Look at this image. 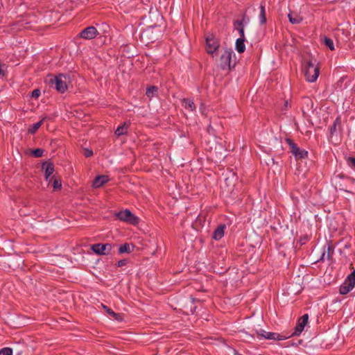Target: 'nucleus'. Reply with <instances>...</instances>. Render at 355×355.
I'll return each mask as SVG.
<instances>
[{"label":"nucleus","instance_id":"1","mask_svg":"<svg viewBox=\"0 0 355 355\" xmlns=\"http://www.w3.org/2000/svg\"><path fill=\"white\" fill-rule=\"evenodd\" d=\"M304 73L306 80L313 83L319 76V68L315 67L311 61H309L304 67Z\"/></svg>","mask_w":355,"mask_h":355},{"label":"nucleus","instance_id":"2","mask_svg":"<svg viewBox=\"0 0 355 355\" xmlns=\"http://www.w3.org/2000/svg\"><path fill=\"white\" fill-rule=\"evenodd\" d=\"M114 216L121 221L135 225L139 223V219L133 215L129 209H125L115 213Z\"/></svg>","mask_w":355,"mask_h":355},{"label":"nucleus","instance_id":"3","mask_svg":"<svg viewBox=\"0 0 355 355\" xmlns=\"http://www.w3.org/2000/svg\"><path fill=\"white\" fill-rule=\"evenodd\" d=\"M355 285V270L348 275L345 282L340 286L339 291L342 295L348 293Z\"/></svg>","mask_w":355,"mask_h":355},{"label":"nucleus","instance_id":"4","mask_svg":"<svg viewBox=\"0 0 355 355\" xmlns=\"http://www.w3.org/2000/svg\"><path fill=\"white\" fill-rule=\"evenodd\" d=\"M67 76L60 73L51 80V84L54 85L58 92L64 93L67 89Z\"/></svg>","mask_w":355,"mask_h":355},{"label":"nucleus","instance_id":"5","mask_svg":"<svg viewBox=\"0 0 355 355\" xmlns=\"http://www.w3.org/2000/svg\"><path fill=\"white\" fill-rule=\"evenodd\" d=\"M233 51L231 49H224L220 55L219 64L224 70L230 69V63Z\"/></svg>","mask_w":355,"mask_h":355},{"label":"nucleus","instance_id":"6","mask_svg":"<svg viewBox=\"0 0 355 355\" xmlns=\"http://www.w3.org/2000/svg\"><path fill=\"white\" fill-rule=\"evenodd\" d=\"M288 144L291 152L295 157L296 159H304L308 156V152L305 150H302L297 146V145L290 139H286Z\"/></svg>","mask_w":355,"mask_h":355},{"label":"nucleus","instance_id":"7","mask_svg":"<svg viewBox=\"0 0 355 355\" xmlns=\"http://www.w3.org/2000/svg\"><path fill=\"white\" fill-rule=\"evenodd\" d=\"M219 42L213 34L206 37V49L208 53L213 54L219 47Z\"/></svg>","mask_w":355,"mask_h":355},{"label":"nucleus","instance_id":"8","mask_svg":"<svg viewBox=\"0 0 355 355\" xmlns=\"http://www.w3.org/2000/svg\"><path fill=\"white\" fill-rule=\"evenodd\" d=\"M308 320V314H304L301 318H300L294 331L290 336H299L304 330L305 326L307 324Z\"/></svg>","mask_w":355,"mask_h":355},{"label":"nucleus","instance_id":"9","mask_svg":"<svg viewBox=\"0 0 355 355\" xmlns=\"http://www.w3.org/2000/svg\"><path fill=\"white\" fill-rule=\"evenodd\" d=\"M92 250L96 254L103 255L110 253L112 250V245L110 243L101 244L97 243L92 245Z\"/></svg>","mask_w":355,"mask_h":355},{"label":"nucleus","instance_id":"10","mask_svg":"<svg viewBox=\"0 0 355 355\" xmlns=\"http://www.w3.org/2000/svg\"><path fill=\"white\" fill-rule=\"evenodd\" d=\"M98 33L95 27L89 26L81 31L80 37L86 40H92L94 38Z\"/></svg>","mask_w":355,"mask_h":355},{"label":"nucleus","instance_id":"11","mask_svg":"<svg viewBox=\"0 0 355 355\" xmlns=\"http://www.w3.org/2000/svg\"><path fill=\"white\" fill-rule=\"evenodd\" d=\"M42 169L44 171L45 179L49 183L51 182V180L53 179L52 176L54 172V166L51 162H44L42 165Z\"/></svg>","mask_w":355,"mask_h":355},{"label":"nucleus","instance_id":"12","mask_svg":"<svg viewBox=\"0 0 355 355\" xmlns=\"http://www.w3.org/2000/svg\"><path fill=\"white\" fill-rule=\"evenodd\" d=\"M258 334L259 336H261L262 337H264L265 338L269 339V340H284V339L287 338L286 336H282V335H279V334H276V333L267 332V331H266L264 330H262V329H261L258 332Z\"/></svg>","mask_w":355,"mask_h":355},{"label":"nucleus","instance_id":"13","mask_svg":"<svg viewBox=\"0 0 355 355\" xmlns=\"http://www.w3.org/2000/svg\"><path fill=\"white\" fill-rule=\"evenodd\" d=\"M226 228L225 225L221 224L220 225L214 232L213 239L215 240H220L223 236L225 230Z\"/></svg>","mask_w":355,"mask_h":355},{"label":"nucleus","instance_id":"14","mask_svg":"<svg viewBox=\"0 0 355 355\" xmlns=\"http://www.w3.org/2000/svg\"><path fill=\"white\" fill-rule=\"evenodd\" d=\"M108 180V177L106 175L97 176L93 182V187L95 188L101 187L105 184Z\"/></svg>","mask_w":355,"mask_h":355},{"label":"nucleus","instance_id":"15","mask_svg":"<svg viewBox=\"0 0 355 355\" xmlns=\"http://www.w3.org/2000/svg\"><path fill=\"white\" fill-rule=\"evenodd\" d=\"M245 37H239L236 41V50L239 53H243L245 50Z\"/></svg>","mask_w":355,"mask_h":355},{"label":"nucleus","instance_id":"16","mask_svg":"<svg viewBox=\"0 0 355 355\" xmlns=\"http://www.w3.org/2000/svg\"><path fill=\"white\" fill-rule=\"evenodd\" d=\"M47 119L46 116H44L40 120L39 122L33 124L28 128V133L33 135L35 134L37 130L41 127V125L43 124V122Z\"/></svg>","mask_w":355,"mask_h":355},{"label":"nucleus","instance_id":"17","mask_svg":"<svg viewBox=\"0 0 355 355\" xmlns=\"http://www.w3.org/2000/svg\"><path fill=\"white\" fill-rule=\"evenodd\" d=\"M128 126L129 124L127 123L126 122H124L121 125H119L117 128V129L115 131V135L117 137L125 135L128 131Z\"/></svg>","mask_w":355,"mask_h":355},{"label":"nucleus","instance_id":"18","mask_svg":"<svg viewBox=\"0 0 355 355\" xmlns=\"http://www.w3.org/2000/svg\"><path fill=\"white\" fill-rule=\"evenodd\" d=\"M288 17L291 23L293 24H300L302 21V18L296 13L290 12L288 15Z\"/></svg>","mask_w":355,"mask_h":355},{"label":"nucleus","instance_id":"19","mask_svg":"<svg viewBox=\"0 0 355 355\" xmlns=\"http://www.w3.org/2000/svg\"><path fill=\"white\" fill-rule=\"evenodd\" d=\"M182 101L184 103L185 110L190 112H193L196 110V105L192 100L184 98Z\"/></svg>","mask_w":355,"mask_h":355},{"label":"nucleus","instance_id":"20","mask_svg":"<svg viewBox=\"0 0 355 355\" xmlns=\"http://www.w3.org/2000/svg\"><path fill=\"white\" fill-rule=\"evenodd\" d=\"M234 28L239 31L240 35L239 37H245L243 21L236 20L234 22Z\"/></svg>","mask_w":355,"mask_h":355},{"label":"nucleus","instance_id":"21","mask_svg":"<svg viewBox=\"0 0 355 355\" xmlns=\"http://www.w3.org/2000/svg\"><path fill=\"white\" fill-rule=\"evenodd\" d=\"M259 20L261 24H265L266 21L265 6L263 4L260 6Z\"/></svg>","mask_w":355,"mask_h":355},{"label":"nucleus","instance_id":"22","mask_svg":"<svg viewBox=\"0 0 355 355\" xmlns=\"http://www.w3.org/2000/svg\"><path fill=\"white\" fill-rule=\"evenodd\" d=\"M157 87L155 86H151L146 89V94L148 98L153 97L157 93Z\"/></svg>","mask_w":355,"mask_h":355},{"label":"nucleus","instance_id":"23","mask_svg":"<svg viewBox=\"0 0 355 355\" xmlns=\"http://www.w3.org/2000/svg\"><path fill=\"white\" fill-rule=\"evenodd\" d=\"M130 252H131L130 245L128 243H125V244L121 245L119 248V252L121 254H123L125 252L129 253Z\"/></svg>","mask_w":355,"mask_h":355},{"label":"nucleus","instance_id":"24","mask_svg":"<svg viewBox=\"0 0 355 355\" xmlns=\"http://www.w3.org/2000/svg\"><path fill=\"white\" fill-rule=\"evenodd\" d=\"M324 44L331 51L334 50V42L331 39L328 37H324Z\"/></svg>","mask_w":355,"mask_h":355},{"label":"nucleus","instance_id":"25","mask_svg":"<svg viewBox=\"0 0 355 355\" xmlns=\"http://www.w3.org/2000/svg\"><path fill=\"white\" fill-rule=\"evenodd\" d=\"M52 186L55 190L59 189L62 187L61 181L59 179L54 178L51 180Z\"/></svg>","mask_w":355,"mask_h":355},{"label":"nucleus","instance_id":"26","mask_svg":"<svg viewBox=\"0 0 355 355\" xmlns=\"http://www.w3.org/2000/svg\"><path fill=\"white\" fill-rule=\"evenodd\" d=\"M12 350L9 347H5L0 350V355H12Z\"/></svg>","mask_w":355,"mask_h":355},{"label":"nucleus","instance_id":"27","mask_svg":"<svg viewBox=\"0 0 355 355\" xmlns=\"http://www.w3.org/2000/svg\"><path fill=\"white\" fill-rule=\"evenodd\" d=\"M6 64L1 63V61L0 60V75L4 76L6 73Z\"/></svg>","mask_w":355,"mask_h":355},{"label":"nucleus","instance_id":"28","mask_svg":"<svg viewBox=\"0 0 355 355\" xmlns=\"http://www.w3.org/2000/svg\"><path fill=\"white\" fill-rule=\"evenodd\" d=\"M43 155V150L37 148L33 151V155L35 157H41Z\"/></svg>","mask_w":355,"mask_h":355},{"label":"nucleus","instance_id":"29","mask_svg":"<svg viewBox=\"0 0 355 355\" xmlns=\"http://www.w3.org/2000/svg\"><path fill=\"white\" fill-rule=\"evenodd\" d=\"M347 163L350 167L355 168V157H347Z\"/></svg>","mask_w":355,"mask_h":355},{"label":"nucleus","instance_id":"30","mask_svg":"<svg viewBox=\"0 0 355 355\" xmlns=\"http://www.w3.org/2000/svg\"><path fill=\"white\" fill-rule=\"evenodd\" d=\"M41 94L40 90L38 89H34L32 92L31 96L34 98H37Z\"/></svg>","mask_w":355,"mask_h":355},{"label":"nucleus","instance_id":"31","mask_svg":"<svg viewBox=\"0 0 355 355\" xmlns=\"http://www.w3.org/2000/svg\"><path fill=\"white\" fill-rule=\"evenodd\" d=\"M103 309L105 310V311L110 315H115V313L110 308H108L107 306H105V305H103Z\"/></svg>","mask_w":355,"mask_h":355},{"label":"nucleus","instance_id":"32","mask_svg":"<svg viewBox=\"0 0 355 355\" xmlns=\"http://www.w3.org/2000/svg\"><path fill=\"white\" fill-rule=\"evenodd\" d=\"M93 155V151L92 150L85 149L84 151V155L86 157H89Z\"/></svg>","mask_w":355,"mask_h":355},{"label":"nucleus","instance_id":"33","mask_svg":"<svg viewBox=\"0 0 355 355\" xmlns=\"http://www.w3.org/2000/svg\"><path fill=\"white\" fill-rule=\"evenodd\" d=\"M127 262H128L127 259H121L118 261L117 266H118V267H122V266L126 265Z\"/></svg>","mask_w":355,"mask_h":355},{"label":"nucleus","instance_id":"34","mask_svg":"<svg viewBox=\"0 0 355 355\" xmlns=\"http://www.w3.org/2000/svg\"><path fill=\"white\" fill-rule=\"evenodd\" d=\"M116 320L121 321L123 320V316L121 314L116 313L114 315H112Z\"/></svg>","mask_w":355,"mask_h":355},{"label":"nucleus","instance_id":"35","mask_svg":"<svg viewBox=\"0 0 355 355\" xmlns=\"http://www.w3.org/2000/svg\"><path fill=\"white\" fill-rule=\"evenodd\" d=\"M332 253H333V249L331 248V247L330 245H329L328 248H327V257H328V259L330 258L331 254Z\"/></svg>","mask_w":355,"mask_h":355},{"label":"nucleus","instance_id":"36","mask_svg":"<svg viewBox=\"0 0 355 355\" xmlns=\"http://www.w3.org/2000/svg\"><path fill=\"white\" fill-rule=\"evenodd\" d=\"M336 121H338V119ZM336 122L337 121L334 122L333 126L330 129L331 134H333L336 131Z\"/></svg>","mask_w":355,"mask_h":355},{"label":"nucleus","instance_id":"37","mask_svg":"<svg viewBox=\"0 0 355 355\" xmlns=\"http://www.w3.org/2000/svg\"><path fill=\"white\" fill-rule=\"evenodd\" d=\"M354 92L355 93V86L353 88Z\"/></svg>","mask_w":355,"mask_h":355}]
</instances>
